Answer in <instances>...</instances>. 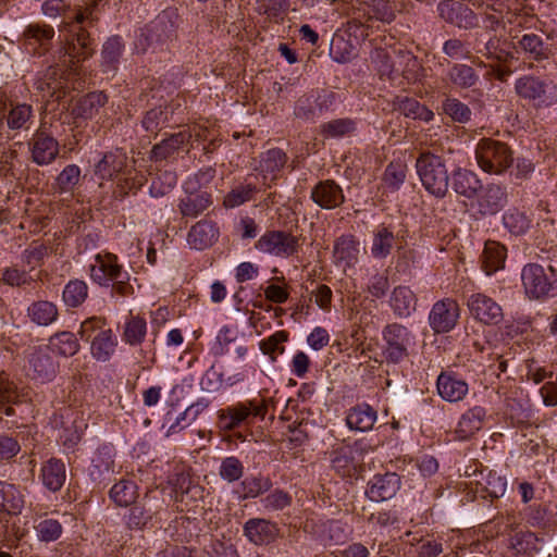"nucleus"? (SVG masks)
Wrapping results in <instances>:
<instances>
[{"label":"nucleus","mask_w":557,"mask_h":557,"mask_svg":"<svg viewBox=\"0 0 557 557\" xmlns=\"http://www.w3.org/2000/svg\"><path fill=\"white\" fill-rule=\"evenodd\" d=\"M42 13L48 17L63 16L60 25V32L64 33V57L63 63H69L67 69L63 70L59 65L49 66L40 89H47L60 100L74 88L71 83L75 75L74 65L91 57L95 52L94 40L87 30V27L94 26L98 17L94 14L95 7L77 9L71 13L69 5L63 0H47L41 5Z\"/></svg>","instance_id":"obj_1"},{"label":"nucleus","mask_w":557,"mask_h":557,"mask_svg":"<svg viewBox=\"0 0 557 557\" xmlns=\"http://www.w3.org/2000/svg\"><path fill=\"white\" fill-rule=\"evenodd\" d=\"M89 276L100 287H110L112 296L129 297L134 294L129 274L114 253H97L95 262L89 267Z\"/></svg>","instance_id":"obj_2"},{"label":"nucleus","mask_w":557,"mask_h":557,"mask_svg":"<svg viewBox=\"0 0 557 557\" xmlns=\"http://www.w3.org/2000/svg\"><path fill=\"white\" fill-rule=\"evenodd\" d=\"M395 17L396 0H364V5L352 12L347 26L355 36L367 37L372 21L389 24Z\"/></svg>","instance_id":"obj_3"},{"label":"nucleus","mask_w":557,"mask_h":557,"mask_svg":"<svg viewBox=\"0 0 557 557\" xmlns=\"http://www.w3.org/2000/svg\"><path fill=\"white\" fill-rule=\"evenodd\" d=\"M416 169L423 187L431 195L443 198L447 194L449 176L442 157L423 151L416 161Z\"/></svg>","instance_id":"obj_4"},{"label":"nucleus","mask_w":557,"mask_h":557,"mask_svg":"<svg viewBox=\"0 0 557 557\" xmlns=\"http://www.w3.org/2000/svg\"><path fill=\"white\" fill-rule=\"evenodd\" d=\"M525 295L530 299L543 300L557 296V271L548 265L528 263L521 272Z\"/></svg>","instance_id":"obj_5"},{"label":"nucleus","mask_w":557,"mask_h":557,"mask_svg":"<svg viewBox=\"0 0 557 557\" xmlns=\"http://www.w3.org/2000/svg\"><path fill=\"white\" fill-rule=\"evenodd\" d=\"M475 159L482 171L498 175L511 166L513 153L506 143L482 138L475 147Z\"/></svg>","instance_id":"obj_6"},{"label":"nucleus","mask_w":557,"mask_h":557,"mask_svg":"<svg viewBox=\"0 0 557 557\" xmlns=\"http://www.w3.org/2000/svg\"><path fill=\"white\" fill-rule=\"evenodd\" d=\"M268 406L262 399L240 401L218 411V426L222 431H233L255 418L264 419Z\"/></svg>","instance_id":"obj_7"},{"label":"nucleus","mask_w":557,"mask_h":557,"mask_svg":"<svg viewBox=\"0 0 557 557\" xmlns=\"http://www.w3.org/2000/svg\"><path fill=\"white\" fill-rule=\"evenodd\" d=\"M515 89L520 98L531 101L535 108L557 104V84L552 79L525 75L516 81Z\"/></svg>","instance_id":"obj_8"},{"label":"nucleus","mask_w":557,"mask_h":557,"mask_svg":"<svg viewBox=\"0 0 557 557\" xmlns=\"http://www.w3.org/2000/svg\"><path fill=\"white\" fill-rule=\"evenodd\" d=\"M300 247V237L281 230L267 231L255 244L257 250L284 259L297 255Z\"/></svg>","instance_id":"obj_9"},{"label":"nucleus","mask_w":557,"mask_h":557,"mask_svg":"<svg viewBox=\"0 0 557 557\" xmlns=\"http://www.w3.org/2000/svg\"><path fill=\"white\" fill-rule=\"evenodd\" d=\"M384 346L382 356L387 363L397 364L408 356V346L411 342L410 331L399 323L387 324L382 332Z\"/></svg>","instance_id":"obj_10"},{"label":"nucleus","mask_w":557,"mask_h":557,"mask_svg":"<svg viewBox=\"0 0 557 557\" xmlns=\"http://www.w3.org/2000/svg\"><path fill=\"white\" fill-rule=\"evenodd\" d=\"M367 451L368 447L361 441L338 447L332 453V469L343 479L356 478L361 471L363 455Z\"/></svg>","instance_id":"obj_11"},{"label":"nucleus","mask_w":557,"mask_h":557,"mask_svg":"<svg viewBox=\"0 0 557 557\" xmlns=\"http://www.w3.org/2000/svg\"><path fill=\"white\" fill-rule=\"evenodd\" d=\"M507 200L508 195L505 186L488 183L484 186L481 185L471 207L475 214L484 218L498 213L506 206Z\"/></svg>","instance_id":"obj_12"},{"label":"nucleus","mask_w":557,"mask_h":557,"mask_svg":"<svg viewBox=\"0 0 557 557\" xmlns=\"http://www.w3.org/2000/svg\"><path fill=\"white\" fill-rule=\"evenodd\" d=\"M54 28L42 22L28 24L21 37V42L28 53L36 57L47 54L52 48Z\"/></svg>","instance_id":"obj_13"},{"label":"nucleus","mask_w":557,"mask_h":557,"mask_svg":"<svg viewBox=\"0 0 557 557\" xmlns=\"http://www.w3.org/2000/svg\"><path fill=\"white\" fill-rule=\"evenodd\" d=\"M164 505V498L149 493L145 494L140 502L131 505L126 515V525L131 530H144L152 519L161 511Z\"/></svg>","instance_id":"obj_14"},{"label":"nucleus","mask_w":557,"mask_h":557,"mask_svg":"<svg viewBox=\"0 0 557 557\" xmlns=\"http://www.w3.org/2000/svg\"><path fill=\"white\" fill-rule=\"evenodd\" d=\"M470 315L485 325H497L504 319L500 305L484 293H473L467 299Z\"/></svg>","instance_id":"obj_15"},{"label":"nucleus","mask_w":557,"mask_h":557,"mask_svg":"<svg viewBox=\"0 0 557 557\" xmlns=\"http://www.w3.org/2000/svg\"><path fill=\"white\" fill-rule=\"evenodd\" d=\"M460 318V307L454 298L437 300L429 313L430 327L436 334L450 332Z\"/></svg>","instance_id":"obj_16"},{"label":"nucleus","mask_w":557,"mask_h":557,"mask_svg":"<svg viewBox=\"0 0 557 557\" xmlns=\"http://www.w3.org/2000/svg\"><path fill=\"white\" fill-rule=\"evenodd\" d=\"M30 160L37 165L51 164L59 156L60 146L58 140L39 127L28 140Z\"/></svg>","instance_id":"obj_17"},{"label":"nucleus","mask_w":557,"mask_h":557,"mask_svg":"<svg viewBox=\"0 0 557 557\" xmlns=\"http://www.w3.org/2000/svg\"><path fill=\"white\" fill-rule=\"evenodd\" d=\"M440 16L459 28L471 29L479 25L478 14L460 1L445 0L438 3Z\"/></svg>","instance_id":"obj_18"},{"label":"nucleus","mask_w":557,"mask_h":557,"mask_svg":"<svg viewBox=\"0 0 557 557\" xmlns=\"http://www.w3.org/2000/svg\"><path fill=\"white\" fill-rule=\"evenodd\" d=\"M475 469L472 474L466 471V474L472 479L467 483L472 486L475 485V492L481 493L483 498H498L504 495L507 486V481L504 476L497 474L496 471L488 470L484 473V470L478 469V465H474Z\"/></svg>","instance_id":"obj_19"},{"label":"nucleus","mask_w":557,"mask_h":557,"mask_svg":"<svg viewBox=\"0 0 557 557\" xmlns=\"http://www.w3.org/2000/svg\"><path fill=\"white\" fill-rule=\"evenodd\" d=\"M115 450L112 445L100 446L88 468V474L92 482L97 484H106L110 482L115 473Z\"/></svg>","instance_id":"obj_20"},{"label":"nucleus","mask_w":557,"mask_h":557,"mask_svg":"<svg viewBox=\"0 0 557 557\" xmlns=\"http://www.w3.org/2000/svg\"><path fill=\"white\" fill-rule=\"evenodd\" d=\"M128 168V157L126 152L121 148H116L102 154L101 159L95 165V175L100 180L112 181L123 173H127Z\"/></svg>","instance_id":"obj_21"},{"label":"nucleus","mask_w":557,"mask_h":557,"mask_svg":"<svg viewBox=\"0 0 557 557\" xmlns=\"http://www.w3.org/2000/svg\"><path fill=\"white\" fill-rule=\"evenodd\" d=\"M7 100V109L3 111V126L9 131H28L34 122L35 113L30 104Z\"/></svg>","instance_id":"obj_22"},{"label":"nucleus","mask_w":557,"mask_h":557,"mask_svg":"<svg viewBox=\"0 0 557 557\" xmlns=\"http://www.w3.org/2000/svg\"><path fill=\"white\" fill-rule=\"evenodd\" d=\"M486 409L482 406H474L463 412L453 431V440L465 442L472 438L479 432L485 421Z\"/></svg>","instance_id":"obj_23"},{"label":"nucleus","mask_w":557,"mask_h":557,"mask_svg":"<svg viewBox=\"0 0 557 557\" xmlns=\"http://www.w3.org/2000/svg\"><path fill=\"white\" fill-rule=\"evenodd\" d=\"M244 535L255 545H269L278 536L277 524L262 518H252L244 524Z\"/></svg>","instance_id":"obj_24"},{"label":"nucleus","mask_w":557,"mask_h":557,"mask_svg":"<svg viewBox=\"0 0 557 557\" xmlns=\"http://www.w3.org/2000/svg\"><path fill=\"white\" fill-rule=\"evenodd\" d=\"M166 40L165 24L153 22L140 28L134 41V49L136 53L144 54L149 49L156 51L162 48Z\"/></svg>","instance_id":"obj_25"},{"label":"nucleus","mask_w":557,"mask_h":557,"mask_svg":"<svg viewBox=\"0 0 557 557\" xmlns=\"http://www.w3.org/2000/svg\"><path fill=\"white\" fill-rule=\"evenodd\" d=\"M400 487V478L395 472L376 474L368 483L366 495L373 502L391 499Z\"/></svg>","instance_id":"obj_26"},{"label":"nucleus","mask_w":557,"mask_h":557,"mask_svg":"<svg viewBox=\"0 0 557 557\" xmlns=\"http://www.w3.org/2000/svg\"><path fill=\"white\" fill-rule=\"evenodd\" d=\"M311 199L322 209H335L344 203L342 187L333 180L320 181L311 190Z\"/></svg>","instance_id":"obj_27"},{"label":"nucleus","mask_w":557,"mask_h":557,"mask_svg":"<svg viewBox=\"0 0 557 557\" xmlns=\"http://www.w3.org/2000/svg\"><path fill=\"white\" fill-rule=\"evenodd\" d=\"M28 373L32 379L40 382L51 381L58 371V364L50 356L48 349H36L29 357Z\"/></svg>","instance_id":"obj_28"},{"label":"nucleus","mask_w":557,"mask_h":557,"mask_svg":"<svg viewBox=\"0 0 557 557\" xmlns=\"http://www.w3.org/2000/svg\"><path fill=\"white\" fill-rule=\"evenodd\" d=\"M219 234V227L214 222L201 220L190 227L187 234V243L194 249L203 250L218 240Z\"/></svg>","instance_id":"obj_29"},{"label":"nucleus","mask_w":557,"mask_h":557,"mask_svg":"<svg viewBox=\"0 0 557 557\" xmlns=\"http://www.w3.org/2000/svg\"><path fill=\"white\" fill-rule=\"evenodd\" d=\"M440 396L447 401L457 403L468 394V383L451 372H442L436 381Z\"/></svg>","instance_id":"obj_30"},{"label":"nucleus","mask_w":557,"mask_h":557,"mask_svg":"<svg viewBox=\"0 0 557 557\" xmlns=\"http://www.w3.org/2000/svg\"><path fill=\"white\" fill-rule=\"evenodd\" d=\"M359 240L352 234L339 236L333 246V258L336 265L354 267L358 261Z\"/></svg>","instance_id":"obj_31"},{"label":"nucleus","mask_w":557,"mask_h":557,"mask_svg":"<svg viewBox=\"0 0 557 557\" xmlns=\"http://www.w3.org/2000/svg\"><path fill=\"white\" fill-rule=\"evenodd\" d=\"M212 203V196L208 191L188 193L180 199L177 208L183 218L195 219Z\"/></svg>","instance_id":"obj_32"},{"label":"nucleus","mask_w":557,"mask_h":557,"mask_svg":"<svg viewBox=\"0 0 557 557\" xmlns=\"http://www.w3.org/2000/svg\"><path fill=\"white\" fill-rule=\"evenodd\" d=\"M377 412L368 404L351 407L346 416V424L350 430L366 432L373 428Z\"/></svg>","instance_id":"obj_33"},{"label":"nucleus","mask_w":557,"mask_h":557,"mask_svg":"<svg viewBox=\"0 0 557 557\" xmlns=\"http://www.w3.org/2000/svg\"><path fill=\"white\" fill-rule=\"evenodd\" d=\"M40 478L46 488L58 492L64 485L66 479L65 465L61 459L50 458L42 463Z\"/></svg>","instance_id":"obj_34"},{"label":"nucleus","mask_w":557,"mask_h":557,"mask_svg":"<svg viewBox=\"0 0 557 557\" xmlns=\"http://www.w3.org/2000/svg\"><path fill=\"white\" fill-rule=\"evenodd\" d=\"M108 102V96L102 91H92L79 98L72 109L75 117L90 120L96 116Z\"/></svg>","instance_id":"obj_35"},{"label":"nucleus","mask_w":557,"mask_h":557,"mask_svg":"<svg viewBox=\"0 0 557 557\" xmlns=\"http://www.w3.org/2000/svg\"><path fill=\"white\" fill-rule=\"evenodd\" d=\"M117 337L111 329L95 335L90 342V354L99 362L109 361L115 354L117 347Z\"/></svg>","instance_id":"obj_36"},{"label":"nucleus","mask_w":557,"mask_h":557,"mask_svg":"<svg viewBox=\"0 0 557 557\" xmlns=\"http://www.w3.org/2000/svg\"><path fill=\"white\" fill-rule=\"evenodd\" d=\"M417 297L408 286H397L391 295V307L398 318H408L417 307Z\"/></svg>","instance_id":"obj_37"},{"label":"nucleus","mask_w":557,"mask_h":557,"mask_svg":"<svg viewBox=\"0 0 557 557\" xmlns=\"http://www.w3.org/2000/svg\"><path fill=\"white\" fill-rule=\"evenodd\" d=\"M395 243V235L392 226L384 223L377 225L373 231L371 255L375 259H385L391 255Z\"/></svg>","instance_id":"obj_38"},{"label":"nucleus","mask_w":557,"mask_h":557,"mask_svg":"<svg viewBox=\"0 0 557 557\" xmlns=\"http://www.w3.org/2000/svg\"><path fill=\"white\" fill-rule=\"evenodd\" d=\"M138 486L131 479H121L110 490V499L119 507H128L138 498Z\"/></svg>","instance_id":"obj_39"},{"label":"nucleus","mask_w":557,"mask_h":557,"mask_svg":"<svg viewBox=\"0 0 557 557\" xmlns=\"http://www.w3.org/2000/svg\"><path fill=\"white\" fill-rule=\"evenodd\" d=\"M478 175L471 171L458 169L453 173V189L466 198H474L481 187Z\"/></svg>","instance_id":"obj_40"},{"label":"nucleus","mask_w":557,"mask_h":557,"mask_svg":"<svg viewBox=\"0 0 557 557\" xmlns=\"http://www.w3.org/2000/svg\"><path fill=\"white\" fill-rule=\"evenodd\" d=\"M188 143V135L182 131L170 135L161 143L156 144L151 149V158L154 161H163L173 157L178 150Z\"/></svg>","instance_id":"obj_41"},{"label":"nucleus","mask_w":557,"mask_h":557,"mask_svg":"<svg viewBox=\"0 0 557 557\" xmlns=\"http://www.w3.org/2000/svg\"><path fill=\"white\" fill-rule=\"evenodd\" d=\"M393 54L396 55L395 73H400L407 82H416L421 74V65L416 55L410 51L395 50Z\"/></svg>","instance_id":"obj_42"},{"label":"nucleus","mask_w":557,"mask_h":557,"mask_svg":"<svg viewBox=\"0 0 557 557\" xmlns=\"http://www.w3.org/2000/svg\"><path fill=\"white\" fill-rule=\"evenodd\" d=\"M119 180L113 196L115 199L123 200L128 194H136L146 183V177L140 172L129 166Z\"/></svg>","instance_id":"obj_43"},{"label":"nucleus","mask_w":557,"mask_h":557,"mask_svg":"<svg viewBox=\"0 0 557 557\" xmlns=\"http://www.w3.org/2000/svg\"><path fill=\"white\" fill-rule=\"evenodd\" d=\"M259 191L256 183L249 182L248 178L244 183L232 188L223 199L225 208H236L255 199Z\"/></svg>","instance_id":"obj_44"},{"label":"nucleus","mask_w":557,"mask_h":557,"mask_svg":"<svg viewBox=\"0 0 557 557\" xmlns=\"http://www.w3.org/2000/svg\"><path fill=\"white\" fill-rule=\"evenodd\" d=\"M506 248L497 242L488 240L482 253V264L486 274L491 275L504 267Z\"/></svg>","instance_id":"obj_45"},{"label":"nucleus","mask_w":557,"mask_h":557,"mask_svg":"<svg viewBox=\"0 0 557 557\" xmlns=\"http://www.w3.org/2000/svg\"><path fill=\"white\" fill-rule=\"evenodd\" d=\"M395 108L406 117L430 122L434 117V113L418 100L409 97H397Z\"/></svg>","instance_id":"obj_46"},{"label":"nucleus","mask_w":557,"mask_h":557,"mask_svg":"<svg viewBox=\"0 0 557 557\" xmlns=\"http://www.w3.org/2000/svg\"><path fill=\"white\" fill-rule=\"evenodd\" d=\"M146 335L147 322L145 318L131 313L125 321L122 339L131 346H138L145 341Z\"/></svg>","instance_id":"obj_47"},{"label":"nucleus","mask_w":557,"mask_h":557,"mask_svg":"<svg viewBox=\"0 0 557 557\" xmlns=\"http://www.w3.org/2000/svg\"><path fill=\"white\" fill-rule=\"evenodd\" d=\"M20 403V393L15 384L4 374H0V416H13V405Z\"/></svg>","instance_id":"obj_48"},{"label":"nucleus","mask_w":557,"mask_h":557,"mask_svg":"<svg viewBox=\"0 0 557 557\" xmlns=\"http://www.w3.org/2000/svg\"><path fill=\"white\" fill-rule=\"evenodd\" d=\"M24 506L20 491L12 484L0 482V510L10 515H17Z\"/></svg>","instance_id":"obj_49"},{"label":"nucleus","mask_w":557,"mask_h":557,"mask_svg":"<svg viewBox=\"0 0 557 557\" xmlns=\"http://www.w3.org/2000/svg\"><path fill=\"white\" fill-rule=\"evenodd\" d=\"M447 76L455 87L461 89L471 88L479 81V76L472 66L459 63L449 69Z\"/></svg>","instance_id":"obj_50"},{"label":"nucleus","mask_w":557,"mask_h":557,"mask_svg":"<svg viewBox=\"0 0 557 557\" xmlns=\"http://www.w3.org/2000/svg\"><path fill=\"white\" fill-rule=\"evenodd\" d=\"M28 315L38 325H49L57 320L59 312L53 302L39 300L29 306Z\"/></svg>","instance_id":"obj_51"},{"label":"nucleus","mask_w":557,"mask_h":557,"mask_svg":"<svg viewBox=\"0 0 557 557\" xmlns=\"http://www.w3.org/2000/svg\"><path fill=\"white\" fill-rule=\"evenodd\" d=\"M49 343L52 349L63 357H72L76 355L81 348L76 335L69 331L54 334L50 337Z\"/></svg>","instance_id":"obj_52"},{"label":"nucleus","mask_w":557,"mask_h":557,"mask_svg":"<svg viewBox=\"0 0 557 557\" xmlns=\"http://www.w3.org/2000/svg\"><path fill=\"white\" fill-rule=\"evenodd\" d=\"M243 490V499L256 498L261 494L269 492L272 486V480L269 476L262 474L247 476L240 483Z\"/></svg>","instance_id":"obj_53"},{"label":"nucleus","mask_w":557,"mask_h":557,"mask_svg":"<svg viewBox=\"0 0 557 557\" xmlns=\"http://www.w3.org/2000/svg\"><path fill=\"white\" fill-rule=\"evenodd\" d=\"M323 111V103L313 95L299 98L295 107V115L306 121H315Z\"/></svg>","instance_id":"obj_54"},{"label":"nucleus","mask_w":557,"mask_h":557,"mask_svg":"<svg viewBox=\"0 0 557 557\" xmlns=\"http://www.w3.org/2000/svg\"><path fill=\"white\" fill-rule=\"evenodd\" d=\"M288 341V333L286 331H276L269 337L262 339L259 344L260 350L270 357L272 361H276L280 355L285 351L284 344Z\"/></svg>","instance_id":"obj_55"},{"label":"nucleus","mask_w":557,"mask_h":557,"mask_svg":"<svg viewBox=\"0 0 557 557\" xmlns=\"http://www.w3.org/2000/svg\"><path fill=\"white\" fill-rule=\"evenodd\" d=\"M123 48L124 45L119 36H112L104 42L102 48V65L107 71L116 70V65L123 53Z\"/></svg>","instance_id":"obj_56"},{"label":"nucleus","mask_w":557,"mask_h":557,"mask_svg":"<svg viewBox=\"0 0 557 557\" xmlns=\"http://www.w3.org/2000/svg\"><path fill=\"white\" fill-rule=\"evenodd\" d=\"M88 296V286L82 280H71L64 287L63 300L66 306L76 308L81 306Z\"/></svg>","instance_id":"obj_57"},{"label":"nucleus","mask_w":557,"mask_h":557,"mask_svg":"<svg viewBox=\"0 0 557 557\" xmlns=\"http://www.w3.org/2000/svg\"><path fill=\"white\" fill-rule=\"evenodd\" d=\"M406 175L407 165L399 160L392 161L383 173L382 182L391 190H397L404 184Z\"/></svg>","instance_id":"obj_58"},{"label":"nucleus","mask_w":557,"mask_h":557,"mask_svg":"<svg viewBox=\"0 0 557 557\" xmlns=\"http://www.w3.org/2000/svg\"><path fill=\"white\" fill-rule=\"evenodd\" d=\"M518 46L523 52L529 53L532 59L536 61L548 58L542 38L535 34H524L518 41Z\"/></svg>","instance_id":"obj_59"},{"label":"nucleus","mask_w":557,"mask_h":557,"mask_svg":"<svg viewBox=\"0 0 557 557\" xmlns=\"http://www.w3.org/2000/svg\"><path fill=\"white\" fill-rule=\"evenodd\" d=\"M49 253V248L44 243L34 240L22 253L23 262L30 271L44 264L45 258Z\"/></svg>","instance_id":"obj_60"},{"label":"nucleus","mask_w":557,"mask_h":557,"mask_svg":"<svg viewBox=\"0 0 557 557\" xmlns=\"http://www.w3.org/2000/svg\"><path fill=\"white\" fill-rule=\"evenodd\" d=\"M355 131L356 122L349 117L332 120L321 125V133L325 137H343Z\"/></svg>","instance_id":"obj_61"},{"label":"nucleus","mask_w":557,"mask_h":557,"mask_svg":"<svg viewBox=\"0 0 557 557\" xmlns=\"http://www.w3.org/2000/svg\"><path fill=\"white\" fill-rule=\"evenodd\" d=\"M442 108L444 113L455 122L467 123L471 119L470 108L457 98H446L443 101Z\"/></svg>","instance_id":"obj_62"},{"label":"nucleus","mask_w":557,"mask_h":557,"mask_svg":"<svg viewBox=\"0 0 557 557\" xmlns=\"http://www.w3.org/2000/svg\"><path fill=\"white\" fill-rule=\"evenodd\" d=\"M371 60L375 64L376 71L381 76L391 77L395 73L396 55L393 51L383 48H376L372 54Z\"/></svg>","instance_id":"obj_63"},{"label":"nucleus","mask_w":557,"mask_h":557,"mask_svg":"<svg viewBox=\"0 0 557 557\" xmlns=\"http://www.w3.org/2000/svg\"><path fill=\"white\" fill-rule=\"evenodd\" d=\"M81 178V169L76 164L66 165L55 178V189L59 193H69L74 189Z\"/></svg>","instance_id":"obj_64"}]
</instances>
